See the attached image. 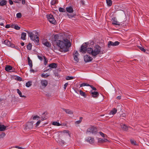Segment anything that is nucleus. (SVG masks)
Returning a JSON list of instances; mask_svg holds the SVG:
<instances>
[{
    "mask_svg": "<svg viewBox=\"0 0 149 149\" xmlns=\"http://www.w3.org/2000/svg\"><path fill=\"white\" fill-rule=\"evenodd\" d=\"M86 141L89 143L92 144L94 142V139L93 138L89 137L86 139Z\"/></svg>",
    "mask_w": 149,
    "mask_h": 149,
    "instance_id": "nucleus-16",
    "label": "nucleus"
},
{
    "mask_svg": "<svg viewBox=\"0 0 149 149\" xmlns=\"http://www.w3.org/2000/svg\"><path fill=\"white\" fill-rule=\"evenodd\" d=\"M14 28L15 29L17 30H19L20 29V27L17 25H15L14 26Z\"/></svg>",
    "mask_w": 149,
    "mask_h": 149,
    "instance_id": "nucleus-44",
    "label": "nucleus"
},
{
    "mask_svg": "<svg viewBox=\"0 0 149 149\" xmlns=\"http://www.w3.org/2000/svg\"><path fill=\"white\" fill-rule=\"evenodd\" d=\"M120 117H124L125 118V113L122 114L121 116Z\"/></svg>",
    "mask_w": 149,
    "mask_h": 149,
    "instance_id": "nucleus-59",
    "label": "nucleus"
},
{
    "mask_svg": "<svg viewBox=\"0 0 149 149\" xmlns=\"http://www.w3.org/2000/svg\"><path fill=\"white\" fill-rule=\"evenodd\" d=\"M47 18L50 23L55 24L56 22V20L52 15L50 14L48 15L47 16Z\"/></svg>",
    "mask_w": 149,
    "mask_h": 149,
    "instance_id": "nucleus-6",
    "label": "nucleus"
},
{
    "mask_svg": "<svg viewBox=\"0 0 149 149\" xmlns=\"http://www.w3.org/2000/svg\"><path fill=\"white\" fill-rule=\"evenodd\" d=\"M139 48L142 51H143L144 52H146V49H144L143 47H139Z\"/></svg>",
    "mask_w": 149,
    "mask_h": 149,
    "instance_id": "nucleus-45",
    "label": "nucleus"
},
{
    "mask_svg": "<svg viewBox=\"0 0 149 149\" xmlns=\"http://www.w3.org/2000/svg\"><path fill=\"white\" fill-rule=\"evenodd\" d=\"M97 130L96 127L94 126H91L87 129L86 132V134L91 133L94 135L96 134Z\"/></svg>",
    "mask_w": 149,
    "mask_h": 149,
    "instance_id": "nucleus-3",
    "label": "nucleus"
},
{
    "mask_svg": "<svg viewBox=\"0 0 149 149\" xmlns=\"http://www.w3.org/2000/svg\"><path fill=\"white\" fill-rule=\"evenodd\" d=\"M6 127L3 125L0 124V131H4L6 130Z\"/></svg>",
    "mask_w": 149,
    "mask_h": 149,
    "instance_id": "nucleus-25",
    "label": "nucleus"
},
{
    "mask_svg": "<svg viewBox=\"0 0 149 149\" xmlns=\"http://www.w3.org/2000/svg\"><path fill=\"white\" fill-rule=\"evenodd\" d=\"M87 52L93 56L95 57L98 54L103 53V50H102V48L98 45H96L93 48H88Z\"/></svg>",
    "mask_w": 149,
    "mask_h": 149,
    "instance_id": "nucleus-2",
    "label": "nucleus"
},
{
    "mask_svg": "<svg viewBox=\"0 0 149 149\" xmlns=\"http://www.w3.org/2000/svg\"><path fill=\"white\" fill-rule=\"evenodd\" d=\"M6 135V134L4 132H2L0 135V138H3Z\"/></svg>",
    "mask_w": 149,
    "mask_h": 149,
    "instance_id": "nucleus-41",
    "label": "nucleus"
},
{
    "mask_svg": "<svg viewBox=\"0 0 149 149\" xmlns=\"http://www.w3.org/2000/svg\"><path fill=\"white\" fill-rule=\"evenodd\" d=\"M68 83H66L64 84L63 87V88H64V89H66V88L68 85Z\"/></svg>",
    "mask_w": 149,
    "mask_h": 149,
    "instance_id": "nucleus-49",
    "label": "nucleus"
},
{
    "mask_svg": "<svg viewBox=\"0 0 149 149\" xmlns=\"http://www.w3.org/2000/svg\"><path fill=\"white\" fill-rule=\"evenodd\" d=\"M91 93L92 97L95 98H97L99 96V93L96 91H93L92 90L91 91Z\"/></svg>",
    "mask_w": 149,
    "mask_h": 149,
    "instance_id": "nucleus-11",
    "label": "nucleus"
},
{
    "mask_svg": "<svg viewBox=\"0 0 149 149\" xmlns=\"http://www.w3.org/2000/svg\"><path fill=\"white\" fill-rule=\"evenodd\" d=\"M4 43L6 45L11 47H15V45L14 44H12L10 41L7 40H4Z\"/></svg>",
    "mask_w": 149,
    "mask_h": 149,
    "instance_id": "nucleus-10",
    "label": "nucleus"
},
{
    "mask_svg": "<svg viewBox=\"0 0 149 149\" xmlns=\"http://www.w3.org/2000/svg\"><path fill=\"white\" fill-rule=\"evenodd\" d=\"M51 70V69H48L47 70H45L44 71V72H46L48 71H50Z\"/></svg>",
    "mask_w": 149,
    "mask_h": 149,
    "instance_id": "nucleus-57",
    "label": "nucleus"
},
{
    "mask_svg": "<svg viewBox=\"0 0 149 149\" xmlns=\"http://www.w3.org/2000/svg\"><path fill=\"white\" fill-rule=\"evenodd\" d=\"M87 45L86 43L83 44L80 49V52L82 53H85L87 51Z\"/></svg>",
    "mask_w": 149,
    "mask_h": 149,
    "instance_id": "nucleus-4",
    "label": "nucleus"
},
{
    "mask_svg": "<svg viewBox=\"0 0 149 149\" xmlns=\"http://www.w3.org/2000/svg\"><path fill=\"white\" fill-rule=\"evenodd\" d=\"M22 1V3L23 4H25V0H21Z\"/></svg>",
    "mask_w": 149,
    "mask_h": 149,
    "instance_id": "nucleus-62",
    "label": "nucleus"
},
{
    "mask_svg": "<svg viewBox=\"0 0 149 149\" xmlns=\"http://www.w3.org/2000/svg\"><path fill=\"white\" fill-rule=\"evenodd\" d=\"M79 93L80 95L81 96H83L85 98H86V97L87 95L84 92L81 90H80L79 91Z\"/></svg>",
    "mask_w": 149,
    "mask_h": 149,
    "instance_id": "nucleus-30",
    "label": "nucleus"
},
{
    "mask_svg": "<svg viewBox=\"0 0 149 149\" xmlns=\"http://www.w3.org/2000/svg\"><path fill=\"white\" fill-rule=\"evenodd\" d=\"M79 55V54L77 52V51H76L75 52L74 54L73 55L74 56H78Z\"/></svg>",
    "mask_w": 149,
    "mask_h": 149,
    "instance_id": "nucleus-50",
    "label": "nucleus"
},
{
    "mask_svg": "<svg viewBox=\"0 0 149 149\" xmlns=\"http://www.w3.org/2000/svg\"><path fill=\"white\" fill-rule=\"evenodd\" d=\"M117 111V110L116 108H114L112 110H111L109 113V115H114Z\"/></svg>",
    "mask_w": 149,
    "mask_h": 149,
    "instance_id": "nucleus-23",
    "label": "nucleus"
},
{
    "mask_svg": "<svg viewBox=\"0 0 149 149\" xmlns=\"http://www.w3.org/2000/svg\"><path fill=\"white\" fill-rule=\"evenodd\" d=\"M26 36V33L24 32L22 33L21 34V39L23 40H25Z\"/></svg>",
    "mask_w": 149,
    "mask_h": 149,
    "instance_id": "nucleus-27",
    "label": "nucleus"
},
{
    "mask_svg": "<svg viewBox=\"0 0 149 149\" xmlns=\"http://www.w3.org/2000/svg\"><path fill=\"white\" fill-rule=\"evenodd\" d=\"M120 126L122 129L126 131H127L128 130V129L132 128L130 126H127L125 124H122L120 125Z\"/></svg>",
    "mask_w": 149,
    "mask_h": 149,
    "instance_id": "nucleus-12",
    "label": "nucleus"
},
{
    "mask_svg": "<svg viewBox=\"0 0 149 149\" xmlns=\"http://www.w3.org/2000/svg\"><path fill=\"white\" fill-rule=\"evenodd\" d=\"M120 44V42L116 41L114 42H113L111 41H109L108 42V47H110L111 46H115L118 45Z\"/></svg>",
    "mask_w": 149,
    "mask_h": 149,
    "instance_id": "nucleus-7",
    "label": "nucleus"
},
{
    "mask_svg": "<svg viewBox=\"0 0 149 149\" xmlns=\"http://www.w3.org/2000/svg\"><path fill=\"white\" fill-rule=\"evenodd\" d=\"M59 11L60 12H65V9L64 8H62L60 7L59 8Z\"/></svg>",
    "mask_w": 149,
    "mask_h": 149,
    "instance_id": "nucleus-37",
    "label": "nucleus"
},
{
    "mask_svg": "<svg viewBox=\"0 0 149 149\" xmlns=\"http://www.w3.org/2000/svg\"><path fill=\"white\" fill-rule=\"evenodd\" d=\"M17 80L18 81H21L22 80V79L20 77L17 76Z\"/></svg>",
    "mask_w": 149,
    "mask_h": 149,
    "instance_id": "nucleus-52",
    "label": "nucleus"
},
{
    "mask_svg": "<svg viewBox=\"0 0 149 149\" xmlns=\"http://www.w3.org/2000/svg\"><path fill=\"white\" fill-rule=\"evenodd\" d=\"M42 44L45 46L49 47H51V44L48 41L46 40H44L42 41Z\"/></svg>",
    "mask_w": 149,
    "mask_h": 149,
    "instance_id": "nucleus-15",
    "label": "nucleus"
},
{
    "mask_svg": "<svg viewBox=\"0 0 149 149\" xmlns=\"http://www.w3.org/2000/svg\"><path fill=\"white\" fill-rule=\"evenodd\" d=\"M62 109L63 111H65L67 114H72L73 113V111L70 110L69 109H66L64 108H62Z\"/></svg>",
    "mask_w": 149,
    "mask_h": 149,
    "instance_id": "nucleus-19",
    "label": "nucleus"
},
{
    "mask_svg": "<svg viewBox=\"0 0 149 149\" xmlns=\"http://www.w3.org/2000/svg\"><path fill=\"white\" fill-rule=\"evenodd\" d=\"M78 56H74V60L77 62L79 61V58H78Z\"/></svg>",
    "mask_w": 149,
    "mask_h": 149,
    "instance_id": "nucleus-42",
    "label": "nucleus"
},
{
    "mask_svg": "<svg viewBox=\"0 0 149 149\" xmlns=\"http://www.w3.org/2000/svg\"><path fill=\"white\" fill-rule=\"evenodd\" d=\"M90 86L91 87V88L94 91L97 90V89L96 88L94 87L93 86L91 85H90V86Z\"/></svg>",
    "mask_w": 149,
    "mask_h": 149,
    "instance_id": "nucleus-46",
    "label": "nucleus"
},
{
    "mask_svg": "<svg viewBox=\"0 0 149 149\" xmlns=\"http://www.w3.org/2000/svg\"><path fill=\"white\" fill-rule=\"evenodd\" d=\"M121 96H118L117 97H116V98L117 99H118V100H120V99H121Z\"/></svg>",
    "mask_w": 149,
    "mask_h": 149,
    "instance_id": "nucleus-63",
    "label": "nucleus"
},
{
    "mask_svg": "<svg viewBox=\"0 0 149 149\" xmlns=\"http://www.w3.org/2000/svg\"><path fill=\"white\" fill-rule=\"evenodd\" d=\"M38 117H39L38 116L36 115V116H34L33 117V120H35L36 118H38Z\"/></svg>",
    "mask_w": 149,
    "mask_h": 149,
    "instance_id": "nucleus-54",
    "label": "nucleus"
},
{
    "mask_svg": "<svg viewBox=\"0 0 149 149\" xmlns=\"http://www.w3.org/2000/svg\"><path fill=\"white\" fill-rule=\"evenodd\" d=\"M57 3L58 1L57 0H53L51 1V4L52 5H54Z\"/></svg>",
    "mask_w": 149,
    "mask_h": 149,
    "instance_id": "nucleus-34",
    "label": "nucleus"
},
{
    "mask_svg": "<svg viewBox=\"0 0 149 149\" xmlns=\"http://www.w3.org/2000/svg\"><path fill=\"white\" fill-rule=\"evenodd\" d=\"M50 75L49 74H48L47 73H42L41 74V77L44 78H46L48 77Z\"/></svg>",
    "mask_w": 149,
    "mask_h": 149,
    "instance_id": "nucleus-28",
    "label": "nucleus"
},
{
    "mask_svg": "<svg viewBox=\"0 0 149 149\" xmlns=\"http://www.w3.org/2000/svg\"><path fill=\"white\" fill-rule=\"evenodd\" d=\"M58 36L57 35H55L54 38L55 41H56V45L60 48L61 50L60 51L61 52H68L69 51L68 48L71 45L70 41L67 39H64L63 41L59 40H56L55 39L57 38Z\"/></svg>",
    "mask_w": 149,
    "mask_h": 149,
    "instance_id": "nucleus-1",
    "label": "nucleus"
},
{
    "mask_svg": "<svg viewBox=\"0 0 149 149\" xmlns=\"http://www.w3.org/2000/svg\"><path fill=\"white\" fill-rule=\"evenodd\" d=\"M73 77L67 76L66 77V79L67 80H71L73 79Z\"/></svg>",
    "mask_w": 149,
    "mask_h": 149,
    "instance_id": "nucleus-43",
    "label": "nucleus"
},
{
    "mask_svg": "<svg viewBox=\"0 0 149 149\" xmlns=\"http://www.w3.org/2000/svg\"><path fill=\"white\" fill-rule=\"evenodd\" d=\"M28 34V36L30 37L31 39L34 40L33 36L34 34L31 32L28 31H26Z\"/></svg>",
    "mask_w": 149,
    "mask_h": 149,
    "instance_id": "nucleus-20",
    "label": "nucleus"
},
{
    "mask_svg": "<svg viewBox=\"0 0 149 149\" xmlns=\"http://www.w3.org/2000/svg\"><path fill=\"white\" fill-rule=\"evenodd\" d=\"M9 2L10 5H12L13 4V1L11 0H9Z\"/></svg>",
    "mask_w": 149,
    "mask_h": 149,
    "instance_id": "nucleus-55",
    "label": "nucleus"
},
{
    "mask_svg": "<svg viewBox=\"0 0 149 149\" xmlns=\"http://www.w3.org/2000/svg\"><path fill=\"white\" fill-rule=\"evenodd\" d=\"M36 36L34 37V40L36 41L37 43H38L39 42V36H37L38 34L37 32H36Z\"/></svg>",
    "mask_w": 149,
    "mask_h": 149,
    "instance_id": "nucleus-21",
    "label": "nucleus"
},
{
    "mask_svg": "<svg viewBox=\"0 0 149 149\" xmlns=\"http://www.w3.org/2000/svg\"><path fill=\"white\" fill-rule=\"evenodd\" d=\"M99 134L100 135L103 137H105V134L102 132H99Z\"/></svg>",
    "mask_w": 149,
    "mask_h": 149,
    "instance_id": "nucleus-47",
    "label": "nucleus"
},
{
    "mask_svg": "<svg viewBox=\"0 0 149 149\" xmlns=\"http://www.w3.org/2000/svg\"><path fill=\"white\" fill-rule=\"evenodd\" d=\"M47 63V60H46L45 58V61H44V64L46 65V64Z\"/></svg>",
    "mask_w": 149,
    "mask_h": 149,
    "instance_id": "nucleus-61",
    "label": "nucleus"
},
{
    "mask_svg": "<svg viewBox=\"0 0 149 149\" xmlns=\"http://www.w3.org/2000/svg\"><path fill=\"white\" fill-rule=\"evenodd\" d=\"M66 9V11L69 13H72L74 11L73 8L72 6H70L67 7Z\"/></svg>",
    "mask_w": 149,
    "mask_h": 149,
    "instance_id": "nucleus-17",
    "label": "nucleus"
},
{
    "mask_svg": "<svg viewBox=\"0 0 149 149\" xmlns=\"http://www.w3.org/2000/svg\"><path fill=\"white\" fill-rule=\"evenodd\" d=\"M33 121L28 122L26 123L25 129L27 130H30L32 129L33 127Z\"/></svg>",
    "mask_w": 149,
    "mask_h": 149,
    "instance_id": "nucleus-5",
    "label": "nucleus"
},
{
    "mask_svg": "<svg viewBox=\"0 0 149 149\" xmlns=\"http://www.w3.org/2000/svg\"><path fill=\"white\" fill-rule=\"evenodd\" d=\"M67 15L69 18H72L75 16V14L72 15L68 14Z\"/></svg>",
    "mask_w": 149,
    "mask_h": 149,
    "instance_id": "nucleus-40",
    "label": "nucleus"
},
{
    "mask_svg": "<svg viewBox=\"0 0 149 149\" xmlns=\"http://www.w3.org/2000/svg\"><path fill=\"white\" fill-rule=\"evenodd\" d=\"M46 119V118L45 117L43 118L42 117L41 118V120L43 121L44 120H45Z\"/></svg>",
    "mask_w": 149,
    "mask_h": 149,
    "instance_id": "nucleus-64",
    "label": "nucleus"
},
{
    "mask_svg": "<svg viewBox=\"0 0 149 149\" xmlns=\"http://www.w3.org/2000/svg\"><path fill=\"white\" fill-rule=\"evenodd\" d=\"M52 124L56 126H60L61 125V124L56 121L53 122L52 123Z\"/></svg>",
    "mask_w": 149,
    "mask_h": 149,
    "instance_id": "nucleus-31",
    "label": "nucleus"
},
{
    "mask_svg": "<svg viewBox=\"0 0 149 149\" xmlns=\"http://www.w3.org/2000/svg\"><path fill=\"white\" fill-rule=\"evenodd\" d=\"M13 48H15V49H17V50H19V47H18V46H15V47H13Z\"/></svg>",
    "mask_w": 149,
    "mask_h": 149,
    "instance_id": "nucleus-56",
    "label": "nucleus"
},
{
    "mask_svg": "<svg viewBox=\"0 0 149 149\" xmlns=\"http://www.w3.org/2000/svg\"><path fill=\"white\" fill-rule=\"evenodd\" d=\"M22 14L21 13H18L16 14L17 17L18 18H21L22 17Z\"/></svg>",
    "mask_w": 149,
    "mask_h": 149,
    "instance_id": "nucleus-39",
    "label": "nucleus"
},
{
    "mask_svg": "<svg viewBox=\"0 0 149 149\" xmlns=\"http://www.w3.org/2000/svg\"><path fill=\"white\" fill-rule=\"evenodd\" d=\"M90 86V85L88 84L87 83H82V84H81L80 85V86L81 87H83V86Z\"/></svg>",
    "mask_w": 149,
    "mask_h": 149,
    "instance_id": "nucleus-38",
    "label": "nucleus"
},
{
    "mask_svg": "<svg viewBox=\"0 0 149 149\" xmlns=\"http://www.w3.org/2000/svg\"><path fill=\"white\" fill-rule=\"evenodd\" d=\"M41 83L42 86L44 88H45L48 84V81L46 80H41Z\"/></svg>",
    "mask_w": 149,
    "mask_h": 149,
    "instance_id": "nucleus-13",
    "label": "nucleus"
},
{
    "mask_svg": "<svg viewBox=\"0 0 149 149\" xmlns=\"http://www.w3.org/2000/svg\"><path fill=\"white\" fill-rule=\"evenodd\" d=\"M82 119V118L81 117L80 118L79 120L75 122V124H79L81 122Z\"/></svg>",
    "mask_w": 149,
    "mask_h": 149,
    "instance_id": "nucleus-36",
    "label": "nucleus"
},
{
    "mask_svg": "<svg viewBox=\"0 0 149 149\" xmlns=\"http://www.w3.org/2000/svg\"><path fill=\"white\" fill-rule=\"evenodd\" d=\"M10 27V25L9 24H7L6 25L5 28H8Z\"/></svg>",
    "mask_w": 149,
    "mask_h": 149,
    "instance_id": "nucleus-58",
    "label": "nucleus"
},
{
    "mask_svg": "<svg viewBox=\"0 0 149 149\" xmlns=\"http://www.w3.org/2000/svg\"><path fill=\"white\" fill-rule=\"evenodd\" d=\"M40 120H39L37 122V123L36 124V127H37L39 125V124L40 123Z\"/></svg>",
    "mask_w": 149,
    "mask_h": 149,
    "instance_id": "nucleus-48",
    "label": "nucleus"
},
{
    "mask_svg": "<svg viewBox=\"0 0 149 149\" xmlns=\"http://www.w3.org/2000/svg\"><path fill=\"white\" fill-rule=\"evenodd\" d=\"M113 20V22L112 24L113 25H120V23L117 21V19L116 17H113L112 19Z\"/></svg>",
    "mask_w": 149,
    "mask_h": 149,
    "instance_id": "nucleus-14",
    "label": "nucleus"
},
{
    "mask_svg": "<svg viewBox=\"0 0 149 149\" xmlns=\"http://www.w3.org/2000/svg\"><path fill=\"white\" fill-rule=\"evenodd\" d=\"M7 2L6 0H2L0 2V6H3L6 5Z\"/></svg>",
    "mask_w": 149,
    "mask_h": 149,
    "instance_id": "nucleus-24",
    "label": "nucleus"
},
{
    "mask_svg": "<svg viewBox=\"0 0 149 149\" xmlns=\"http://www.w3.org/2000/svg\"><path fill=\"white\" fill-rule=\"evenodd\" d=\"M13 67L9 65H7L5 68V70L8 72H11L14 71V69H13Z\"/></svg>",
    "mask_w": 149,
    "mask_h": 149,
    "instance_id": "nucleus-9",
    "label": "nucleus"
},
{
    "mask_svg": "<svg viewBox=\"0 0 149 149\" xmlns=\"http://www.w3.org/2000/svg\"><path fill=\"white\" fill-rule=\"evenodd\" d=\"M49 67L51 68H55L57 67V65L55 63H53L50 64L49 65Z\"/></svg>",
    "mask_w": 149,
    "mask_h": 149,
    "instance_id": "nucleus-22",
    "label": "nucleus"
},
{
    "mask_svg": "<svg viewBox=\"0 0 149 149\" xmlns=\"http://www.w3.org/2000/svg\"><path fill=\"white\" fill-rule=\"evenodd\" d=\"M84 61L85 62H88L91 61L93 58L88 55H86L84 56Z\"/></svg>",
    "mask_w": 149,
    "mask_h": 149,
    "instance_id": "nucleus-8",
    "label": "nucleus"
},
{
    "mask_svg": "<svg viewBox=\"0 0 149 149\" xmlns=\"http://www.w3.org/2000/svg\"><path fill=\"white\" fill-rule=\"evenodd\" d=\"M109 142V141L106 139H103L101 138H98V142L99 143H104V142Z\"/></svg>",
    "mask_w": 149,
    "mask_h": 149,
    "instance_id": "nucleus-18",
    "label": "nucleus"
},
{
    "mask_svg": "<svg viewBox=\"0 0 149 149\" xmlns=\"http://www.w3.org/2000/svg\"><path fill=\"white\" fill-rule=\"evenodd\" d=\"M15 148H18V149H22V148L21 147H19L18 146H15Z\"/></svg>",
    "mask_w": 149,
    "mask_h": 149,
    "instance_id": "nucleus-53",
    "label": "nucleus"
},
{
    "mask_svg": "<svg viewBox=\"0 0 149 149\" xmlns=\"http://www.w3.org/2000/svg\"><path fill=\"white\" fill-rule=\"evenodd\" d=\"M28 62V64L29 65L30 67L31 68H32L33 66L32 62V61L31 60L30 58L29 57H28L27 58Z\"/></svg>",
    "mask_w": 149,
    "mask_h": 149,
    "instance_id": "nucleus-26",
    "label": "nucleus"
},
{
    "mask_svg": "<svg viewBox=\"0 0 149 149\" xmlns=\"http://www.w3.org/2000/svg\"><path fill=\"white\" fill-rule=\"evenodd\" d=\"M27 49L29 50H31V49L32 45L31 43H29L26 47Z\"/></svg>",
    "mask_w": 149,
    "mask_h": 149,
    "instance_id": "nucleus-35",
    "label": "nucleus"
},
{
    "mask_svg": "<svg viewBox=\"0 0 149 149\" xmlns=\"http://www.w3.org/2000/svg\"><path fill=\"white\" fill-rule=\"evenodd\" d=\"M107 5L109 6H111L112 5V3L111 0H106Z\"/></svg>",
    "mask_w": 149,
    "mask_h": 149,
    "instance_id": "nucleus-33",
    "label": "nucleus"
},
{
    "mask_svg": "<svg viewBox=\"0 0 149 149\" xmlns=\"http://www.w3.org/2000/svg\"><path fill=\"white\" fill-rule=\"evenodd\" d=\"M38 58L39 59H40V60H42V57L41 56H39V55H38Z\"/></svg>",
    "mask_w": 149,
    "mask_h": 149,
    "instance_id": "nucleus-60",
    "label": "nucleus"
},
{
    "mask_svg": "<svg viewBox=\"0 0 149 149\" xmlns=\"http://www.w3.org/2000/svg\"><path fill=\"white\" fill-rule=\"evenodd\" d=\"M17 93L19 94V95L21 97H25L26 96L24 95H22V93L21 92V91L19 89H17Z\"/></svg>",
    "mask_w": 149,
    "mask_h": 149,
    "instance_id": "nucleus-29",
    "label": "nucleus"
},
{
    "mask_svg": "<svg viewBox=\"0 0 149 149\" xmlns=\"http://www.w3.org/2000/svg\"><path fill=\"white\" fill-rule=\"evenodd\" d=\"M31 85L32 82L31 81H29L26 84V86L27 87H29Z\"/></svg>",
    "mask_w": 149,
    "mask_h": 149,
    "instance_id": "nucleus-32",
    "label": "nucleus"
},
{
    "mask_svg": "<svg viewBox=\"0 0 149 149\" xmlns=\"http://www.w3.org/2000/svg\"><path fill=\"white\" fill-rule=\"evenodd\" d=\"M131 143L132 144H133L134 145H136V143H136L135 141H134L133 140H131Z\"/></svg>",
    "mask_w": 149,
    "mask_h": 149,
    "instance_id": "nucleus-51",
    "label": "nucleus"
}]
</instances>
